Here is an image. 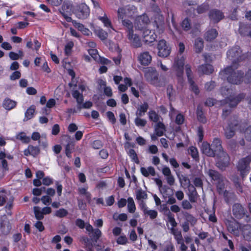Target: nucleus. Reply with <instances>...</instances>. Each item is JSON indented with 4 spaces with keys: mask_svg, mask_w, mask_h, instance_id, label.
Returning <instances> with one entry per match:
<instances>
[{
    "mask_svg": "<svg viewBox=\"0 0 251 251\" xmlns=\"http://www.w3.org/2000/svg\"><path fill=\"white\" fill-rule=\"evenodd\" d=\"M239 67V63L232 61L230 66H227L220 72V75L226 78L227 81L233 84L239 85L243 82L244 72L241 70L235 71Z\"/></svg>",
    "mask_w": 251,
    "mask_h": 251,
    "instance_id": "nucleus-1",
    "label": "nucleus"
},
{
    "mask_svg": "<svg viewBox=\"0 0 251 251\" xmlns=\"http://www.w3.org/2000/svg\"><path fill=\"white\" fill-rule=\"evenodd\" d=\"M251 162V155H249L239 159L236 165L237 171L240 172V175L242 179H244L250 171V164Z\"/></svg>",
    "mask_w": 251,
    "mask_h": 251,
    "instance_id": "nucleus-2",
    "label": "nucleus"
},
{
    "mask_svg": "<svg viewBox=\"0 0 251 251\" xmlns=\"http://www.w3.org/2000/svg\"><path fill=\"white\" fill-rule=\"evenodd\" d=\"M232 214L235 218L240 220L245 218L246 222L251 220L246 209L239 203H235L232 206Z\"/></svg>",
    "mask_w": 251,
    "mask_h": 251,
    "instance_id": "nucleus-3",
    "label": "nucleus"
},
{
    "mask_svg": "<svg viewBox=\"0 0 251 251\" xmlns=\"http://www.w3.org/2000/svg\"><path fill=\"white\" fill-rule=\"evenodd\" d=\"M241 51L240 47L236 46L231 48L227 51V56L230 59H233V61H235L237 63H238L239 62L244 60L248 56L247 54L241 55Z\"/></svg>",
    "mask_w": 251,
    "mask_h": 251,
    "instance_id": "nucleus-4",
    "label": "nucleus"
},
{
    "mask_svg": "<svg viewBox=\"0 0 251 251\" xmlns=\"http://www.w3.org/2000/svg\"><path fill=\"white\" fill-rule=\"evenodd\" d=\"M225 223L228 231L230 233L236 236H239L240 231L239 229L240 228L241 230L242 228L241 224L236 221L235 220H234V221L226 220Z\"/></svg>",
    "mask_w": 251,
    "mask_h": 251,
    "instance_id": "nucleus-5",
    "label": "nucleus"
},
{
    "mask_svg": "<svg viewBox=\"0 0 251 251\" xmlns=\"http://www.w3.org/2000/svg\"><path fill=\"white\" fill-rule=\"evenodd\" d=\"M246 95L244 93L240 94L236 96H230L227 98L223 101V104H228L231 108L236 107L238 104L245 98Z\"/></svg>",
    "mask_w": 251,
    "mask_h": 251,
    "instance_id": "nucleus-6",
    "label": "nucleus"
},
{
    "mask_svg": "<svg viewBox=\"0 0 251 251\" xmlns=\"http://www.w3.org/2000/svg\"><path fill=\"white\" fill-rule=\"evenodd\" d=\"M145 77L146 80L152 84H157L159 82L158 74L152 68H149L146 70Z\"/></svg>",
    "mask_w": 251,
    "mask_h": 251,
    "instance_id": "nucleus-7",
    "label": "nucleus"
},
{
    "mask_svg": "<svg viewBox=\"0 0 251 251\" xmlns=\"http://www.w3.org/2000/svg\"><path fill=\"white\" fill-rule=\"evenodd\" d=\"M221 143V140L219 138H216L214 139L211 144L213 152L215 153V156H219L223 155L224 153H226L224 151Z\"/></svg>",
    "mask_w": 251,
    "mask_h": 251,
    "instance_id": "nucleus-8",
    "label": "nucleus"
},
{
    "mask_svg": "<svg viewBox=\"0 0 251 251\" xmlns=\"http://www.w3.org/2000/svg\"><path fill=\"white\" fill-rule=\"evenodd\" d=\"M157 48L158 50V54L160 57H166L170 53L171 49L167 46L166 42L164 40L159 42Z\"/></svg>",
    "mask_w": 251,
    "mask_h": 251,
    "instance_id": "nucleus-9",
    "label": "nucleus"
},
{
    "mask_svg": "<svg viewBox=\"0 0 251 251\" xmlns=\"http://www.w3.org/2000/svg\"><path fill=\"white\" fill-rule=\"evenodd\" d=\"M90 14L89 7L85 3L80 4L76 12V16L81 19H85L88 17Z\"/></svg>",
    "mask_w": 251,
    "mask_h": 251,
    "instance_id": "nucleus-10",
    "label": "nucleus"
},
{
    "mask_svg": "<svg viewBox=\"0 0 251 251\" xmlns=\"http://www.w3.org/2000/svg\"><path fill=\"white\" fill-rule=\"evenodd\" d=\"M209 17L213 23H218L224 18L223 13L218 9H212L209 12Z\"/></svg>",
    "mask_w": 251,
    "mask_h": 251,
    "instance_id": "nucleus-11",
    "label": "nucleus"
},
{
    "mask_svg": "<svg viewBox=\"0 0 251 251\" xmlns=\"http://www.w3.org/2000/svg\"><path fill=\"white\" fill-rule=\"evenodd\" d=\"M184 65V59L183 57L180 58L177 57L175 60L174 66L176 71V75L181 79L183 73V66Z\"/></svg>",
    "mask_w": 251,
    "mask_h": 251,
    "instance_id": "nucleus-12",
    "label": "nucleus"
},
{
    "mask_svg": "<svg viewBox=\"0 0 251 251\" xmlns=\"http://www.w3.org/2000/svg\"><path fill=\"white\" fill-rule=\"evenodd\" d=\"M220 158L216 163V166L221 170H224L228 166L229 164V156L227 153L218 156Z\"/></svg>",
    "mask_w": 251,
    "mask_h": 251,
    "instance_id": "nucleus-13",
    "label": "nucleus"
},
{
    "mask_svg": "<svg viewBox=\"0 0 251 251\" xmlns=\"http://www.w3.org/2000/svg\"><path fill=\"white\" fill-rule=\"evenodd\" d=\"M143 41L146 44H150L153 42L156 38L154 32L149 29H144L142 35Z\"/></svg>",
    "mask_w": 251,
    "mask_h": 251,
    "instance_id": "nucleus-14",
    "label": "nucleus"
},
{
    "mask_svg": "<svg viewBox=\"0 0 251 251\" xmlns=\"http://www.w3.org/2000/svg\"><path fill=\"white\" fill-rule=\"evenodd\" d=\"M138 59L142 65L147 66L151 63L152 57L149 52L145 51L140 53Z\"/></svg>",
    "mask_w": 251,
    "mask_h": 251,
    "instance_id": "nucleus-15",
    "label": "nucleus"
},
{
    "mask_svg": "<svg viewBox=\"0 0 251 251\" xmlns=\"http://www.w3.org/2000/svg\"><path fill=\"white\" fill-rule=\"evenodd\" d=\"M128 37L131 41V44L133 47L137 48L141 47L142 43L139 36L136 34H134L133 31L130 30Z\"/></svg>",
    "mask_w": 251,
    "mask_h": 251,
    "instance_id": "nucleus-16",
    "label": "nucleus"
},
{
    "mask_svg": "<svg viewBox=\"0 0 251 251\" xmlns=\"http://www.w3.org/2000/svg\"><path fill=\"white\" fill-rule=\"evenodd\" d=\"M206 173L211 178V179L216 182L221 181L222 179L224 177L218 171L213 169H208L206 170Z\"/></svg>",
    "mask_w": 251,
    "mask_h": 251,
    "instance_id": "nucleus-17",
    "label": "nucleus"
},
{
    "mask_svg": "<svg viewBox=\"0 0 251 251\" xmlns=\"http://www.w3.org/2000/svg\"><path fill=\"white\" fill-rule=\"evenodd\" d=\"M201 150L202 153L207 156L214 157L215 156V153H214L211 146L207 142L202 143Z\"/></svg>",
    "mask_w": 251,
    "mask_h": 251,
    "instance_id": "nucleus-18",
    "label": "nucleus"
},
{
    "mask_svg": "<svg viewBox=\"0 0 251 251\" xmlns=\"http://www.w3.org/2000/svg\"><path fill=\"white\" fill-rule=\"evenodd\" d=\"M245 240L251 241V226L250 225H244L241 229Z\"/></svg>",
    "mask_w": 251,
    "mask_h": 251,
    "instance_id": "nucleus-19",
    "label": "nucleus"
},
{
    "mask_svg": "<svg viewBox=\"0 0 251 251\" xmlns=\"http://www.w3.org/2000/svg\"><path fill=\"white\" fill-rule=\"evenodd\" d=\"M198 71L202 74L210 75L213 72L214 68L209 64H203L199 66Z\"/></svg>",
    "mask_w": 251,
    "mask_h": 251,
    "instance_id": "nucleus-20",
    "label": "nucleus"
},
{
    "mask_svg": "<svg viewBox=\"0 0 251 251\" xmlns=\"http://www.w3.org/2000/svg\"><path fill=\"white\" fill-rule=\"evenodd\" d=\"M251 29V24L244 23H240L239 32L241 35L243 36L248 35V33Z\"/></svg>",
    "mask_w": 251,
    "mask_h": 251,
    "instance_id": "nucleus-21",
    "label": "nucleus"
},
{
    "mask_svg": "<svg viewBox=\"0 0 251 251\" xmlns=\"http://www.w3.org/2000/svg\"><path fill=\"white\" fill-rule=\"evenodd\" d=\"M136 10V7L133 5H128L124 7L120 8V11H124V14L128 17L132 16Z\"/></svg>",
    "mask_w": 251,
    "mask_h": 251,
    "instance_id": "nucleus-22",
    "label": "nucleus"
},
{
    "mask_svg": "<svg viewBox=\"0 0 251 251\" xmlns=\"http://www.w3.org/2000/svg\"><path fill=\"white\" fill-rule=\"evenodd\" d=\"M218 33L216 29H211L208 30L204 34V39L208 42H211L217 36Z\"/></svg>",
    "mask_w": 251,
    "mask_h": 251,
    "instance_id": "nucleus-23",
    "label": "nucleus"
},
{
    "mask_svg": "<svg viewBox=\"0 0 251 251\" xmlns=\"http://www.w3.org/2000/svg\"><path fill=\"white\" fill-rule=\"evenodd\" d=\"M88 235L93 243H97L101 236V232L99 228H95L94 231L88 233Z\"/></svg>",
    "mask_w": 251,
    "mask_h": 251,
    "instance_id": "nucleus-24",
    "label": "nucleus"
},
{
    "mask_svg": "<svg viewBox=\"0 0 251 251\" xmlns=\"http://www.w3.org/2000/svg\"><path fill=\"white\" fill-rule=\"evenodd\" d=\"M16 105V102L10 99H5L3 102L2 106L6 110H10Z\"/></svg>",
    "mask_w": 251,
    "mask_h": 251,
    "instance_id": "nucleus-25",
    "label": "nucleus"
},
{
    "mask_svg": "<svg viewBox=\"0 0 251 251\" xmlns=\"http://www.w3.org/2000/svg\"><path fill=\"white\" fill-rule=\"evenodd\" d=\"M177 176L180 181L181 186L183 188L186 189V187L191 184L190 180L188 177L182 175L181 176L178 175Z\"/></svg>",
    "mask_w": 251,
    "mask_h": 251,
    "instance_id": "nucleus-26",
    "label": "nucleus"
},
{
    "mask_svg": "<svg viewBox=\"0 0 251 251\" xmlns=\"http://www.w3.org/2000/svg\"><path fill=\"white\" fill-rule=\"evenodd\" d=\"M35 111V106L31 105L29 107L25 113V117L24 119V121H27L28 120L31 119Z\"/></svg>",
    "mask_w": 251,
    "mask_h": 251,
    "instance_id": "nucleus-27",
    "label": "nucleus"
},
{
    "mask_svg": "<svg viewBox=\"0 0 251 251\" xmlns=\"http://www.w3.org/2000/svg\"><path fill=\"white\" fill-rule=\"evenodd\" d=\"M195 51L197 53L201 52L203 48V42L202 39L200 38H198L195 40Z\"/></svg>",
    "mask_w": 251,
    "mask_h": 251,
    "instance_id": "nucleus-28",
    "label": "nucleus"
},
{
    "mask_svg": "<svg viewBox=\"0 0 251 251\" xmlns=\"http://www.w3.org/2000/svg\"><path fill=\"white\" fill-rule=\"evenodd\" d=\"M197 116L198 121L202 123H205L206 122V119L203 115L202 107L200 105H199L197 107Z\"/></svg>",
    "mask_w": 251,
    "mask_h": 251,
    "instance_id": "nucleus-29",
    "label": "nucleus"
},
{
    "mask_svg": "<svg viewBox=\"0 0 251 251\" xmlns=\"http://www.w3.org/2000/svg\"><path fill=\"white\" fill-rule=\"evenodd\" d=\"M165 130V126L164 125L159 122H158L155 127V131L156 133V135L158 136H162L164 134V131Z\"/></svg>",
    "mask_w": 251,
    "mask_h": 251,
    "instance_id": "nucleus-30",
    "label": "nucleus"
},
{
    "mask_svg": "<svg viewBox=\"0 0 251 251\" xmlns=\"http://www.w3.org/2000/svg\"><path fill=\"white\" fill-rule=\"evenodd\" d=\"M235 128L229 125L225 129V135L227 139H230L235 135Z\"/></svg>",
    "mask_w": 251,
    "mask_h": 251,
    "instance_id": "nucleus-31",
    "label": "nucleus"
},
{
    "mask_svg": "<svg viewBox=\"0 0 251 251\" xmlns=\"http://www.w3.org/2000/svg\"><path fill=\"white\" fill-rule=\"evenodd\" d=\"M232 180L234 183V186L236 187L237 191L240 193H242L243 188L239 177L237 176H233L232 177Z\"/></svg>",
    "mask_w": 251,
    "mask_h": 251,
    "instance_id": "nucleus-32",
    "label": "nucleus"
},
{
    "mask_svg": "<svg viewBox=\"0 0 251 251\" xmlns=\"http://www.w3.org/2000/svg\"><path fill=\"white\" fill-rule=\"evenodd\" d=\"M225 180L226 178L224 177L223 179H222L221 181L216 182L217 189L219 194H223L226 191L225 190Z\"/></svg>",
    "mask_w": 251,
    "mask_h": 251,
    "instance_id": "nucleus-33",
    "label": "nucleus"
},
{
    "mask_svg": "<svg viewBox=\"0 0 251 251\" xmlns=\"http://www.w3.org/2000/svg\"><path fill=\"white\" fill-rule=\"evenodd\" d=\"M184 215L187 221L186 222L190 223L192 226L196 224L197 220L193 215L186 212L184 213Z\"/></svg>",
    "mask_w": 251,
    "mask_h": 251,
    "instance_id": "nucleus-34",
    "label": "nucleus"
},
{
    "mask_svg": "<svg viewBox=\"0 0 251 251\" xmlns=\"http://www.w3.org/2000/svg\"><path fill=\"white\" fill-rule=\"evenodd\" d=\"M127 208L129 212L131 213H134L136 207L133 199L131 197L128 198L127 199Z\"/></svg>",
    "mask_w": 251,
    "mask_h": 251,
    "instance_id": "nucleus-35",
    "label": "nucleus"
},
{
    "mask_svg": "<svg viewBox=\"0 0 251 251\" xmlns=\"http://www.w3.org/2000/svg\"><path fill=\"white\" fill-rule=\"evenodd\" d=\"M0 230L4 235H7L11 230V227L9 223H1Z\"/></svg>",
    "mask_w": 251,
    "mask_h": 251,
    "instance_id": "nucleus-36",
    "label": "nucleus"
},
{
    "mask_svg": "<svg viewBox=\"0 0 251 251\" xmlns=\"http://www.w3.org/2000/svg\"><path fill=\"white\" fill-rule=\"evenodd\" d=\"M35 218L38 220H42L44 218V215L40 208L38 206H34L33 208Z\"/></svg>",
    "mask_w": 251,
    "mask_h": 251,
    "instance_id": "nucleus-37",
    "label": "nucleus"
},
{
    "mask_svg": "<svg viewBox=\"0 0 251 251\" xmlns=\"http://www.w3.org/2000/svg\"><path fill=\"white\" fill-rule=\"evenodd\" d=\"M228 148L232 151H236L238 149L236 141L233 139L229 140L228 142Z\"/></svg>",
    "mask_w": 251,
    "mask_h": 251,
    "instance_id": "nucleus-38",
    "label": "nucleus"
},
{
    "mask_svg": "<svg viewBox=\"0 0 251 251\" xmlns=\"http://www.w3.org/2000/svg\"><path fill=\"white\" fill-rule=\"evenodd\" d=\"M223 194L224 195L225 200L227 203L233 200L235 196L233 193L227 191H226V192H224Z\"/></svg>",
    "mask_w": 251,
    "mask_h": 251,
    "instance_id": "nucleus-39",
    "label": "nucleus"
},
{
    "mask_svg": "<svg viewBox=\"0 0 251 251\" xmlns=\"http://www.w3.org/2000/svg\"><path fill=\"white\" fill-rule=\"evenodd\" d=\"M243 81L246 84L251 83V69H249L244 73Z\"/></svg>",
    "mask_w": 251,
    "mask_h": 251,
    "instance_id": "nucleus-40",
    "label": "nucleus"
},
{
    "mask_svg": "<svg viewBox=\"0 0 251 251\" xmlns=\"http://www.w3.org/2000/svg\"><path fill=\"white\" fill-rule=\"evenodd\" d=\"M181 26L184 30L188 31L191 28L190 20L186 18L183 20L181 24Z\"/></svg>",
    "mask_w": 251,
    "mask_h": 251,
    "instance_id": "nucleus-41",
    "label": "nucleus"
},
{
    "mask_svg": "<svg viewBox=\"0 0 251 251\" xmlns=\"http://www.w3.org/2000/svg\"><path fill=\"white\" fill-rule=\"evenodd\" d=\"M71 11V5L69 4L64 2L61 7V8L60 9V12L61 13V14H63V12L67 14L70 13Z\"/></svg>",
    "mask_w": 251,
    "mask_h": 251,
    "instance_id": "nucleus-42",
    "label": "nucleus"
},
{
    "mask_svg": "<svg viewBox=\"0 0 251 251\" xmlns=\"http://www.w3.org/2000/svg\"><path fill=\"white\" fill-rule=\"evenodd\" d=\"M136 199L138 200L141 199H146L147 198V194L142 189H139L136 192Z\"/></svg>",
    "mask_w": 251,
    "mask_h": 251,
    "instance_id": "nucleus-43",
    "label": "nucleus"
},
{
    "mask_svg": "<svg viewBox=\"0 0 251 251\" xmlns=\"http://www.w3.org/2000/svg\"><path fill=\"white\" fill-rule=\"evenodd\" d=\"M239 123V122L238 119V117L236 116H233L230 118L228 125L235 128L238 126Z\"/></svg>",
    "mask_w": 251,
    "mask_h": 251,
    "instance_id": "nucleus-44",
    "label": "nucleus"
},
{
    "mask_svg": "<svg viewBox=\"0 0 251 251\" xmlns=\"http://www.w3.org/2000/svg\"><path fill=\"white\" fill-rule=\"evenodd\" d=\"M139 21H140V19L137 18L134 23L135 28L138 29L139 30H144V29H146L145 28L146 25L144 23L142 24V22H139Z\"/></svg>",
    "mask_w": 251,
    "mask_h": 251,
    "instance_id": "nucleus-45",
    "label": "nucleus"
},
{
    "mask_svg": "<svg viewBox=\"0 0 251 251\" xmlns=\"http://www.w3.org/2000/svg\"><path fill=\"white\" fill-rule=\"evenodd\" d=\"M128 154L130 157L131 158L132 160H133L136 163L139 164V160L138 159L137 155L135 152V151L133 149L129 150L128 151Z\"/></svg>",
    "mask_w": 251,
    "mask_h": 251,
    "instance_id": "nucleus-46",
    "label": "nucleus"
},
{
    "mask_svg": "<svg viewBox=\"0 0 251 251\" xmlns=\"http://www.w3.org/2000/svg\"><path fill=\"white\" fill-rule=\"evenodd\" d=\"M122 24L124 26L126 27L128 29V33H129L130 30H131L132 31H133V24L132 22L129 20L126 19H124L122 21Z\"/></svg>",
    "mask_w": 251,
    "mask_h": 251,
    "instance_id": "nucleus-47",
    "label": "nucleus"
},
{
    "mask_svg": "<svg viewBox=\"0 0 251 251\" xmlns=\"http://www.w3.org/2000/svg\"><path fill=\"white\" fill-rule=\"evenodd\" d=\"M221 93L224 96H227L231 93L232 90L227 86H223L221 88Z\"/></svg>",
    "mask_w": 251,
    "mask_h": 251,
    "instance_id": "nucleus-48",
    "label": "nucleus"
},
{
    "mask_svg": "<svg viewBox=\"0 0 251 251\" xmlns=\"http://www.w3.org/2000/svg\"><path fill=\"white\" fill-rule=\"evenodd\" d=\"M209 9V5L207 4H202L198 7L197 10L199 14H201L205 12Z\"/></svg>",
    "mask_w": 251,
    "mask_h": 251,
    "instance_id": "nucleus-49",
    "label": "nucleus"
},
{
    "mask_svg": "<svg viewBox=\"0 0 251 251\" xmlns=\"http://www.w3.org/2000/svg\"><path fill=\"white\" fill-rule=\"evenodd\" d=\"M68 213L67 210L64 208H61L56 211L55 215L57 217L62 218L66 216Z\"/></svg>",
    "mask_w": 251,
    "mask_h": 251,
    "instance_id": "nucleus-50",
    "label": "nucleus"
},
{
    "mask_svg": "<svg viewBox=\"0 0 251 251\" xmlns=\"http://www.w3.org/2000/svg\"><path fill=\"white\" fill-rule=\"evenodd\" d=\"M99 19L103 23L105 26L107 27L111 26V22L107 18L106 14H104L103 17H99Z\"/></svg>",
    "mask_w": 251,
    "mask_h": 251,
    "instance_id": "nucleus-51",
    "label": "nucleus"
},
{
    "mask_svg": "<svg viewBox=\"0 0 251 251\" xmlns=\"http://www.w3.org/2000/svg\"><path fill=\"white\" fill-rule=\"evenodd\" d=\"M149 118L151 120L154 122H157L159 120V116L153 111H151L149 112Z\"/></svg>",
    "mask_w": 251,
    "mask_h": 251,
    "instance_id": "nucleus-52",
    "label": "nucleus"
},
{
    "mask_svg": "<svg viewBox=\"0 0 251 251\" xmlns=\"http://www.w3.org/2000/svg\"><path fill=\"white\" fill-rule=\"evenodd\" d=\"M135 123L137 126L144 127L147 124V121L137 117L135 119Z\"/></svg>",
    "mask_w": 251,
    "mask_h": 251,
    "instance_id": "nucleus-53",
    "label": "nucleus"
},
{
    "mask_svg": "<svg viewBox=\"0 0 251 251\" xmlns=\"http://www.w3.org/2000/svg\"><path fill=\"white\" fill-rule=\"evenodd\" d=\"M189 153L193 158L196 159L198 158V152L196 148L191 147L189 149Z\"/></svg>",
    "mask_w": 251,
    "mask_h": 251,
    "instance_id": "nucleus-54",
    "label": "nucleus"
},
{
    "mask_svg": "<svg viewBox=\"0 0 251 251\" xmlns=\"http://www.w3.org/2000/svg\"><path fill=\"white\" fill-rule=\"evenodd\" d=\"M74 46L73 42L70 41L68 42L65 47V52L66 55H68L71 53V50Z\"/></svg>",
    "mask_w": 251,
    "mask_h": 251,
    "instance_id": "nucleus-55",
    "label": "nucleus"
},
{
    "mask_svg": "<svg viewBox=\"0 0 251 251\" xmlns=\"http://www.w3.org/2000/svg\"><path fill=\"white\" fill-rule=\"evenodd\" d=\"M216 86L215 82L213 81H211L209 82H207L205 85V88L206 91H211L215 88Z\"/></svg>",
    "mask_w": 251,
    "mask_h": 251,
    "instance_id": "nucleus-56",
    "label": "nucleus"
},
{
    "mask_svg": "<svg viewBox=\"0 0 251 251\" xmlns=\"http://www.w3.org/2000/svg\"><path fill=\"white\" fill-rule=\"evenodd\" d=\"M29 148L31 154L33 156H36L39 153L40 150L38 147L29 145Z\"/></svg>",
    "mask_w": 251,
    "mask_h": 251,
    "instance_id": "nucleus-57",
    "label": "nucleus"
},
{
    "mask_svg": "<svg viewBox=\"0 0 251 251\" xmlns=\"http://www.w3.org/2000/svg\"><path fill=\"white\" fill-rule=\"evenodd\" d=\"M188 195L189 196V200L191 202H196L198 198L197 192L188 193Z\"/></svg>",
    "mask_w": 251,
    "mask_h": 251,
    "instance_id": "nucleus-58",
    "label": "nucleus"
},
{
    "mask_svg": "<svg viewBox=\"0 0 251 251\" xmlns=\"http://www.w3.org/2000/svg\"><path fill=\"white\" fill-rule=\"evenodd\" d=\"M190 84V87L192 90L196 94H198L199 93V89L198 86L195 84L194 81L193 79H191L188 81Z\"/></svg>",
    "mask_w": 251,
    "mask_h": 251,
    "instance_id": "nucleus-59",
    "label": "nucleus"
},
{
    "mask_svg": "<svg viewBox=\"0 0 251 251\" xmlns=\"http://www.w3.org/2000/svg\"><path fill=\"white\" fill-rule=\"evenodd\" d=\"M97 35L102 40L106 39L108 35L107 33L102 29L98 31Z\"/></svg>",
    "mask_w": 251,
    "mask_h": 251,
    "instance_id": "nucleus-60",
    "label": "nucleus"
},
{
    "mask_svg": "<svg viewBox=\"0 0 251 251\" xmlns=\"http://www.w3.org/2000/svg\"><path fill=\"white\" fill-rule=\"evenodd\" d=\"M127 241V238L126 236H121L118 238L117 242L118 244L125 245Z\"/></svg>",
    "mask_w": 251,
    "mask_h": 251,
    "instance_id": "nucleus-61",
    "label": "nucleus"
},
{
    "mask_svg": "<svg viewBox=\"0 0 251 251\" xmlns=\"http://www.w3.org/2000/svg\"><path fill=\"white\" fill-rule=\"evenodd\" d=\"M21 74L19 71H15L10 76V78L12 80H14L20 78Z\"/></svg>",
    "mask_w": 251,
    "mask_h": 251,
    "instance_id": "nucleus-62",
    "label": "nucleus"
},
{
    "mask_svg": "<svg viewBox=\"0 0 251 251\" xmlns=\"http://www.w3.org/2000/svg\"><path fill=\"white\" fill-rule=\"evenodd\" d=\"M245 136L247 140L251 141V126H249L246 129L245 131Z\"/></svg>",
    "mask_w": 251,
    "mask_h": 251,
    "instance_id": "nucleus-63",
    "label": "nucleus"
},
{
    "mask_svg": "<svg viewBox=\"0 0 251 251\" xmlns=\"http://www.w3.org/2000/svg\"><path fill=\"white\" fill-rule=\"evenodd\" d=\"M106 115L109 120L112 123V124H115L116 121V119L113 113L111 111H108L106 113Z\"/></svg>",
    "mask_w": 251,
    "mask_h": 251,
    "instance_id": "nucleus-64",
    "label": "nucleus"
}]
</instances>
